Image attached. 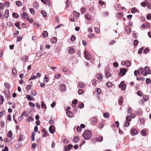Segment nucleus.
Returning <instances> with one entry per match:
<instances>
[{"label": "nucleus", "mask_w": 151, "mask_h": 151, "mask_svg": "<svg viewBox=\"0 0 151 151\" xmlns=\"http://www.w3.org/2000/svg\"><path fill=\"white\" fill-rule=\"evenodd\" d=\"M83 137L85 139H89L92 137V134L89 130L85 131L83 134Z\"/></svg>", "instance_id": "1"}, {"label": "nucleus", "mask_w": 151, "mask_h": 151, "mask_svg": "<svg viewBox=\"0 0 151 151\" xmlns=\"http://www.w3.org/2000/svg\"><path fill=\"white\" fill-rule=\"evenodd\" d=\"M103 75L101 73H98L96 75V77L98 81L100 82L103 80Z\"/></svg>", "instance_id": "2"}, {"label": "nucleus", "mask_w": 151, "mask_h": 151, "mask_svg": "<svg viewBox=\"0 0 151 151\" xmlns=\"http://www.w3.org/2000/svg\"><path fill=\"white\" fill-rule=\"evenodd\" d=\"M84 55L85 57L87 60H89L91 59V56L88 52L86 51H85Z\"/></svg>", "instance_id": "3"}, {"label": "nucleus", "mask_w": 151, "mask_h": 151, "mask_svg": "<svg viewBox=\"0 0 151 151\" xmlns=\"http://www.w3.org/2000/svg\"><path fill=\"white\" fill-rule=\"evenodd\" d=\"M126 86L124 84V81L121 82L120 84L119 85V87L121 88L122 90H124L126 88Z\"/></svg>", "instance_id": "4"}, {"label": "nucleus", "mask_w": 151, "mask_h": 151, "mask_svg": "<svg viewBox=\"0 0 151 151\" xmlns=\"http://www.w3.org/2000/svg\"><path fill=\"white\" fill-rule=\"evenodd\" d=\"M127 71V69L124 68L121 69L120 71L119 74L120 75L122 74L123 75H124Z\"/></svg>", "instance_id": "5"}, {"label": "nucleus", "mask_w": 151, "mask_h": 151, "mask_svg": "<svg viewBox=\"0 0 151 151\" xmlns=\"http://www.w3.org/2000/svg\"><path fill=\"white\" fill-rule=\"evenodd\" d=\"M49 129L50 132L52 134H53L55 131L54 127L52 125L50 127Z\"/></svg>", "instance_id": "6"}, {"label": "nucleus", "mask_w": 151, "mask_h": 151, "mask_svg": "<svg viewBox=\"0 0 151 151\" xmlns=\"http://www.w3.org/2000/svg\"><path fill=\"white\" fill-rule=\"evenodd\" d=\"M21 17L24 19H27L28 17V15L27 13L24 12L22 14Z\"/></svg>", "instance_id": "7"}, {"label": "nucleus", "mask_w": 151, "mask_h": 151, "mask_svg": "<svg viewBox=\"0 0 151 151\" xmlns=\"http://www.w3.org/2000/svg\"><path fill=\"white\" fill-rule=\"evenodd\" d=\"M131 132L132 135H135L137 134L139 132L138 131L136 130L135 129H132L131 131Z\"/></svg>", "instance_id": "8"}, {"label": "nucleus", "mask_w": 151, "mask_h": 151, "mask_svg": "<svg viewBox=\"0 0 151 151\" xmlns=\"http://www.w3.org/2000/svg\"><path fill=\"white\" fill-rule=\"evenodd\" d=\"M41 2L46 5H49L50 4V1L49 0H41Z\"/></svg>", "instance_id": "9"}, {"label": "nucleus", "mask_w": 151, "mask_h": 151, "mask_svg": "<svg viewBox=\"0 0 151 151\" xmlns=\"http://www.w3.org/2000/svg\"><path fill=\"white\" fill-rule=\"evenodd\" d=\"M26 96L27 99L29 101H34L35 100L34 98L32 96L31 97L30 95L27 94Z\"/></svg>", "instance_id": "10"}, {"label": "nucleus", "mask_w": 151, "mask_h": 151, "mask_svg": "<svg viewBox=\"0 0 151 151\" xmlns=\"http://www.w3.org/2000/svg\"><path fill=\"white\" fill-rule=\"evenodd\" d=\"M12 74L14 77H15L17 74V71L15 68H13L12 69Z\"/></svg>", "instance_id": "11"}, {"label": "nucleus", "mask_w": 151, "mask_h": 151, "mask_svg": "<svg viewBox=\"0 0 151 151\" xmlns=\"http://www.w3.org/2000/svg\"><path fill=\"white\" fill-rule=\"evenodd\" d=\"M91 121L92 124H94L97 122V120L96 118L93 117L91 119Z\"/></svg>", "instance_id": "12"}, {"label": "nucleus", "mask_w": 151, "mask_h": 151, "mask_svg": "<svg viewBox=\"0 0 151 151\" xmlns=\"http://www.w3.org/2000/svg\"><path fill=\"white\" fill-rule=\"evenodd\" d=\"M42 131L44 132V134L43 135V137H45L48 135V133L45 130V129L44 128L42 130Z\"/></svg>", "instance_id": "13"}, {"label": "nucleus", "mask_w": 151, "mask_h": 151, "mask_svg": "<svg viewBox=\"0 0 151 151\" xmlns=\"http://www.w3.org/2000/svg\"><path fill=\"white\" fill-rule=\"evenodd\" d=\"M123 97L122 96H120L119 99L118 100V102L119 104L120 105H121L122 104L123 102Z\"/></svg>", "instance_id": "14"}, {"label": "nucleus", "mask_w": 151, "mask_h": 151, "mask_svg": "<svg viewBox=\"0 0 151 151\" xmlns=\"http://www.w3.org/2000/svg\"><path fill=\"white\" fill-rule=\"evenodd\" d=\"M148 3V1H145L141 2L140 4L143 7L147 6Z\"/></svg>", "instance_id": "15"}, {"label": "nucleus", "mask_w": 151, "mask_h": 151, "mask_svg": "<svg viewBox=\"0 0 151 151\" xmlns=\"http://www.w3.org/2000/svg\"><path fill=\"white\" fill-rule=\"evenodd\" d=\"M60 89L61 91H65L66 90V88L65 85L62 84L60 86Z\"/></svg>", "instance_id": "16"}, {"label": "nucleus", "mask_w": 151, "mask_h": 151, "mask_svg": "<svg viewBox=\"0 0 151 151\" xmlns=\"http://www.w3.org/2000/svg\"><path fill=\"white\" fill-rule=\"evenodd\" d=\"M48 35V34L47 31H44L43 32L42 34V35L43 37H46Z\"/></svg>", "instance_id": "17"}, {"label": "nucleus", "mask_w": 151, "mask_h": 151, "mask_svg": "<svg viewBox=\"0 0 151 151\" xmlns=\"http://www.w3.org/2000/svg\"><path fill=\"white\" fill-rule=\"evenodd\" d=\"M66 113L67 115L69 117H72L73 116V114L70 111H67Z\"/></svg>", "instance_id": "18"}, {"label": "nucleus", "mask_w": 151, "mask_h": 151, "mask_svg": "<svg viewBox=\"0 0 151 151\" xmlns=\"http://www.w3.org/2000/svg\"><path fill=\"white\" fill-rule=\"evenodd\" d=\"M69 53L70 54H73L75 52V49L73 48H70V47L69 48Z\"/></svg>", "instance_id": "19"}, {"label": "nucleus", "mask_w": 151, "mask_h": 151, "mask_svg": "<svg viewBox=\"0 0 151 151\" xmlns=\"http://www.w3.org/2000/svg\"><path fill=\"white\" fill-rule=\"evenodd\" d=\"M140 133L143 136H145L147 134L146 132V131L144 129L142 130L140 132Z\"/></svg>", "instance_id": "20"}, {"label": "nucleus", "mask_w": 151, "mask_h": 151, "mask_svg": "<svg viewBox=\"0 0 151 151\" xmlns=\"http://www.w3.org/2000/svg\"><path fill=\"white\" fill-rule=\"evenodd\" d=\"M78 85L80 88H83L85 87V85L83 83L80 82L79 83Z\"/></svg>", "instance_id": "21"}, {"label": "nucleus", "mask_w": 151, "mask_h": 151, "mask_svg": "<svg viewBox=\"0 0 151 151\" xmlns=\"http://www.w3.org/2000/svg\"><path fill=\"white\" fill-rule=\"evenodd\" d=\"M117 16L118 18H122L123 17V14L122 12L118 13L117 14Z\"/></svg>", "instance_id": "22"}, {"label": "nucleus", "mask_w": 151, "mask_h": 151, "mask_svg": "<svg viewBox=\"0 0 151 151\" xmlns=\"http://www.w3.org/2000/svg\"><path fill=\"white\" fill-rule=\"evenodd\" d=\"M24 138L25 137L24 136H23L22 135H20L19 136V139L18 141H19V142L20 141L23 140Z\"/></svg>", "instance_id": "23"}, {"label": "nucleus", "mask_w": 151, "mask_h": 151, "mask_svg": "<svg viewBox=\"0 0 151 151\" xmlns=\"http://www.w3.org/2000/svg\"><path fill=\"white\" fill-rule=\"evenodd\" d=\"M12 136V133L11 131H9L8 133L7 136L9 138H11Z\"/></svg>", "instance_id": "24"}, {"label": "nucleus", "mask_w": 151, "mask_h": 151, "mask_svg": "<svg viewBox=\"0 0 151 151\" xmlns=\"http://www.w3.org/2000/svg\"><path fill=\"white\" fill-rule=\"evenodd\" d=\"M79 140V138L78 136H75L74 138V141L75 142H78Z\"/></svg>", "instance_id": "25"}, {"label": "nucleus", "mask_w": 151, "mask_h": 151, "mask_svg": "<svg viewBox=\"0 0 151 151\" xmlns=\"http://www.w3.org/2000/svg\"><path fill=\"white\" fill-rule=\"evenodd\" d=\"M105 76L107 78H108L109 77L111 76V74L110 72L108 71L106 73Z\"/></svg>", "instance_id": "26"}, {"label": "nucleus", "mask_w": 151, "mask_h": 151, "mask_svg": "<svg viewBox=\"0 0 151 151\" xmlns=\"http://www.w3.org/2000/svg\"><path fill=\"white\" fill-rule=\"evenodd\" d=\"M86 19L88 20H90L91 19V15L88 14H87L86 16Z\"/></svg>", "instance_id": "27"}, {"label": "nucleus", "mask_w": 151, "mask_h": 151, "mask_svg": "<svg viewBox=\"0 0 151 151\" xmlns=\"http://www.w3.org/2000/svg\"><path fill=\"white\" fill-rule=\"evenodd\" d=\"M144 71V69L143 68H140L138 70V72L139 73V74H142Z\"/></svg>", "instance_id": "28"}, {"label": "nucleus", "mask_w": 151, "mask_h": 151, "mask_svg": "<svg viewBox=\"0 0 151 151\" xmlns=\"http://www.w3.org/2000/svg\"><path fill=\"white\" fill-rule=\"evenodd\" d=\"M131 64V62L129 61H127L126 62V65L127 67L130 66Z\"/></svg>", "instance_id": "29"}, {"label": "nucleus", "mask_w": 151, "mask_h": 151, "mask_svg": "<svg viewBox=\"0 0 151 151\" xmlns=\"http://www.w3.org/2000/svg\"><path fill=\"white\" fill-rule=\"evenodd\" d=\"M41 13H42V14L43 16L45 17H47V13L45 10H42L41 11Z\"/></svg>", "instance_id": "30"}, {"label": "nucleus", "mask_w": 151, "mask_h": 151, "mask_svg": "<svg viewBox=\"0 0 151 151\" xmlns=\"http://www.w3.org/2000/svg\"><path fill=\"white\" fill-rule=\"evenodd\" d=\"M143 101H147L148 100V96L147 95H144L143 96Z\"/></svg>", "instance_id": "31"}, {"label": "nucleus", "mask_w": 151, "mask_h": 151, "mask_svg": "<svg viewBox=\"0 0 151 151\" xmlns=\"http://www.w3.org/2000/svg\"><path fill=\"white\" fill-rule=\"evenodd\" d=\"M138 9L135 8H133L131 10V12L132 13H136L138 11Z\"/></svg>", "instance_id": "32"}, {"label": "nucleus", "mask_w": 151, "mask_h": 151, "mask_svg": "<svg viewBox=\"0 0 151 151\" xmlns=\"http://www.w3.org/2000/svg\"><path fill=\"white\" fill-rule=\"evenodd\" d=\"M33 120V119L32 117H29L27 118V119L26 120V121L27 122H29L30 121H32Z\"/></svg>", "instance_id": "33"}, {"label": "nucleus", "mask_w": 151, "mask_h": 151, "mask_svg": "<svg viewBox=\"0 0 151 151\" xmlns=\"http://www.w3.org/2000/svg\"><path fill=\"white\" fill-rule=\"evenodd\" d=\"M31 94L33 96H35L37 94V92L35 90H32L31 92Z\"/></svg>", "instance_id": "34"}, {"label": "nucleus", "mask_w": 151, "mask_h": 151, "mask_svg": "<svg viewBox=\"0 0 151 151\" xmlns=\"http://www.w3.org/2000/svg\"><path fill=\"white\" fill-rule=\"evenodd\" d=\"M9 10H6L5 14H4V16L6 18H7L9 16Z\"/></svg>", "instance_id": "35"}, {"label": "nucleus", "mask_w": 151, "mask_h": 151, "mask_svg": "<svg viewBox=\"0 0 151 151\" xmlns=\"http://www.w3.org/2000/svg\"><path fill=\"white\" fill-rule=\"evenodd\" d=\"M12 16L13 17L15 18H17L19 17V15L17 13H12Z\"/></svg>", "instance_id": "36"}, {"label": "nucleus", "mask_w": 151, "mask_h": 151, "mask_svg": "<svg viewBox=\"0 0 151 151\" xmlns=\"http://www.w3.org/2000/svg\"><path fill=\"white\" fill-rule=\"evenodd\" d=\"M73 14L76 17H78L79 16V13L76 11H74L73 12Z\"/></svg>", "instance_id": "37"}, {"label": "nucleus", "mask_w": 151, "mask_h": 151, "mask_svg": "<svg viewBox=\"0 0 151 151\" xmlns=\"http://www.w3.org/2000/svg\"><path fill=\"white\" fill-rule=\"evenodd\" d=\"M4 101V98L3 96H0V104H2L3 102Z\"/></svg>", "instance_id": "38"}, {"label": "nucleus", "mask_w": 151, "mask_h": 151, "mask_svg": "<svg viewBox=\"0 0 151 151\" xmlns=\"http://www.w3.org/2000/svg\"><path fill=\"white\" fill-rule=\"evenodd\" d=\"M51 40L52 43H55L57 41V39L55 37H54L52 39H51Z\"/></svg>", "instance_id": "39"}, {"label": "nucleus", "mask_w": 151, "mask_h": 151, "mask_svg": "<svg viewBox=\"0 0 151 151\" xmlns=\"http://www.w3.org/2000/svg\"><path fill=\"white\" fill-rule=\"evenodd\" d=\"M15 3L16 5L18 6H21L22 5V3L20 1H16Z\"/></svg>", "instance_id": "40"}, {"label": "nucleus", "mask_w": 151, "mask_h": 151, "mask_svg": "<svg viewBox=\"0 0 151 151\" xmlns=\"http://www.w3.org/2000/svg\"><path fill=\"white\" fill-rule=\"evenodd\" d=\"M103 139V137L102 136H100L96 138V139L99 141H101Z\"/></svg>", "instance_id": "41"}, {"label": "nucleus", "mask_w": 151, "mask_h": 151, "mask_svg": "<svg viewBox=\"0 0 151 151\" xmlns=\"http://www.w3.org/2000/svg\"><path fill=\"white\" fill-rule=\"evenodd\" d=\"M137 94L138 95L142 96H143V93L142 91L139 90L137 91Z\"/></svg>", "instance_id": "42"}, {"label": "nucleus", "mask_w": 151, "mask_h": 151, "mask_svg": "<svg viewBox=\"0 0 151 151\" xmlns=\"http://www.w3.org/2000/svg\"><path fill=\"white\" fill-rule=\"evenodd\" d=\"M106 86L108 87H111L112 86V84L111 82L108 81L106 83Z\"/></svg>", "instance_id": "43"}, {"label": "nucleus", "mask_w": 151, "mask_h": 151, "mask_svg": "<svg viewBox=\"0 0 151 151\" xmlns=\"http://www.w3.org/2000/svg\"><path fill=\"white\" fill-rule=\"evenodd\" d=\"M84 106V104L83 103H81L79 104L78 106V107L80 109L83 108Z\"/></svg>", "instance_id": "44"}, {"label": "nucleus", "mask_w": 151, "mask_h": 151, "mask_svg": "<svg viewBox=\"0 0 151 151\" xmlns=\"http://www.w3.org/2000/svg\"><path fill=\"white\" fill-rule=\"evenodd\" d=\"M86 11V8L84 7H83L81 8V13L83 14L85 13Z\"/></svg>", "instance_id": "45"}, {"label": "nucleus", "mask_w": 151, "mask_h": 151, "mask_svg": "<svg viewBox=\"0 0 151 151\" xmlns=\"http://www.w3.org/2000/svg\"><path fill=\"white\" fill-rule=\"evenodd\" d=\"M95 90L98 94H100L101 93V91L100 88H96L95 89Z\"/></svg>", "instance_id": "46"}, {"label": "nucleus", "mask_w": 151, "mask_h": 151, "mask_svg": "<svg viewBox=\"0 0 151 151\" xmlns=\"http://www.w3.org/2000/svg\"><path fill=\"white\" fill-rule=\"evenodd\" d=\"M28 57L27 56H25L22 58V60L24 62H26L28 60Z\"/></svg>", "instance_id": "47"}, {"label": "nucleus", "mask_w": 151, "mask_h": 151, "mask_svg": "<svg viewBox=\"0 0 151 151\" xmlns=\"http://www.w3.org/2000/svg\"><path fill=\"white\" fill-rule=\"evenodd\" d=\"M104 116L106 118H108L109 116V114L108 113H105L103 114Z\"/></svg>", "instance_id": "48"}, {"label": "nucleus", "mask_w": 151, "mask_h": 151, "mask_svg": "<svg viewBox=\"0 0 151 151\" xmlns=\"http://www.w3.org/2000/svg\"><path fill=\"white\" fill-rule=\"evenodd\" d=\"M129 121H127V120L125 122L124 124V126L125 127H128L129 126L130 124V123L129 122Z\"/></svg>", "instance_id": "49"}, {"label": "nucleus", "mask_w": 151, "mask_h": 151, "mask_svg": "<svg viewBox=\"0 0 151 151\" xmlns=\"http://www.w3.org/2000/svg\"><path fill=\"white\" fill-rule=\"evenodd\" d=\"M29 11L30 13L32 15H34L35 13V11L34 9L33 8H30L29 9Z\"/></svg>", "instance_id": "50"}, {"label": "nucleus", "mask_w": 151, "mask_h": 151, "mask_svg": "<svg viewBox=\"0 0 151 151\" xmlns=\"http://www.w3.org/2000/svg\"><path fill=\"white\" fill-rule=\"evenodd\" d=\"M97 81L95 79H93L92 82V85L93 86H96L97 84Z\"/></svg>", "instance_id": "51"}, {"label": "nucleus", "mask_w": 151, "mask_h": 151, "mask_svg": "<svg viewBox=\"0 0 151 151\" xmlns=\"http://www.w3.org/2000/svg\"><path fill=\"white\" fill-rule=\"evenodd\" d=\"M41 106L42 108H46V105L44 103L43 101H42L41 103Z\"/></svg>", "instance_id": "52"}, {"label": "nucleus", "mask_w": 151, "mask_h": 151, "mask_svg": "<svg viewBox=\"0 0 151 151\" xmlns=\"http://www.w3.org/2000/svg\"><path fill=\"white\" fill-rule=\"evenodd\" d=\"M27 20L30 23H32L33 21V20L32 18H29V17L27 19Z\"/></svg>", "instance_id": "53"}, {"label": "nucleus", "mask_w": 151, "mask_h": 151, "mask_svg": "<svg viewBox=\"0 0 151 151\" xmlns=\"http://www.w3.org/2000/svg\"><path fill=\"white\" fill-rule=\"evenodd\" d=\"M138 43V41L137 40H134V46H136Z\"/></svg>", "instance_id": "54"}, {"label": "nucleus", "mask_w": 151, "mask_h": 151, "mask_svg": "<svg viewBox=\"0 0 151 151\" xmlns=\"http://www.w3.org/2000/svg\"><path fill=\"white\" fill-rule=\"evenodd\" d=\"M35 134V133L34 132L32 133V134L31 135V138H32V140L33 141L35 140L34 135Z\"/></svg>", "instance_id": "55"}, {"label": "nucleus", "mask_w": 151, "mask_h": 151, "mask_svg": "<svg viewBox=\"0 0 151 151\" xmlns=\"http://www.w3.org/2000/svg\"><path fill=\"white\" fill-rule=\"evenodd\" d=\"M4 86L5 87L7 88H9L10 87L9 84L7 83H4Z\"/></svg>", "instance_id": "56"}, {"label": "nucleus", "mask_w": 151, "mask_h": 151, "mask_svg": "<svg viewBox=\"0 0 151 151\" xmlns=\"http://www.w3.org/2000/svg\"><path fill=\"white\" fill-rule=\"evenodd\" d=\"M95 36V35L91 33L88 36V37L90 38L91 39L93 37H94Z\"/></svg>", "instance_id": "57"}, {"label": "nucleus", "mask_w": 151, "mask_h": 151, "mask_svg": "<svg viewBox=\"0 0 151 151\" xmlns=\"http://www.w3.org/2000/svg\"><path fill=\"white\" fill-rule=\"evenodd\" d=\"M78 103V100L77 99H74L72 101V103L73 105H75Z\"/></svg>", "instance_id": "58"}, {"label": "nucleus", "mask_w": 151, "mask_h": 151, "mask_svg": "<svg viewBox=\"0 0 151 151\" xmlns=\"http://www.w3.org/2000/svg\"><path fill=\"white\" fill-rule=\"evenodd\" d=\"M116 42V41L114 40H112L109 42V44L110 45H112L113 44Z\"/></svg>", "instance_id": "59"}, {"label": "nucleus", "mask_w": 151, "mask_h": 151, "mask_svg": "<svg viewBox=\"0 0 151 151\" xmlns=\"http://www.w3.org/2000/svg\"><path fill=\"white\" fill-rule=\"evenodd\" d=\"M99 4L101 5H103L105 4L106 2L104 1H102L101 0L99 1Z\"/></svg>", "instance_id": "60"}, {"label": "nucleus", "mask_w": 151, "mask_h": 151, "mask_svg": "<svg viewBox=\"0 0 151 151\" xmlns=\"http://www.w3.org/2000/svg\"><path fill=\"white\" fill-rule=\"evenodd\" d=\"M83 91L82 89H79L78 90V93L79 94V95H81V94H82L83 93Z\"/></svg>", "instance_id": "61"}, {"label": "nucleus", "mask_w": 151, "mask_h": 151, "mask_svg": "<svg viewBox=\"0 0 151 151\" xmlns=\"http://www.w3.org/2000/svg\"><path fill=\"white\" fill-rule=\"evenodd\" d=\"M60 76V75L59 73H56L55 76V77L56 78L58 79Z\"/></svg>", "instance_id": "62"}, {"label": "nucleus", "mask_w": 151, "mask_h": 151, "mask_svg": "<svg viewBox=\"0 0 151 151\" xmlns=\"http://www.w3.org/2000/svg\"><path fill=\"white\" fill-rule=\"evenodd\" d=\"M76 130L78 132H80L81 131L82 129L80 127L78 126L76 128Z\"/></svg>", "instance_id": "63"}, {"label": "nucleus", "mask_w": 151, "mask_h": 151, "mask_svg": "<svg viewBox=\"0 0 151 151\" xmlns=\"http://www.w3.org/2000/svg\"><path fill=\"white\" fill-rule=\"evenodd\" d=\"M147 19L148 20H150L151 19V14H148L147 16Z\"/></svg>", "instance_id": "64"}]
</instances>
